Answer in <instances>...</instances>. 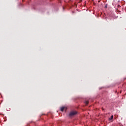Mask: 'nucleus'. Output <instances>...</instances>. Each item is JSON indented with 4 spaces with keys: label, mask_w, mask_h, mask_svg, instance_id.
Returning a JSON list of instances; mask_svg holds the SVG:
<instances>
[{
    "label": "nucleus",
    "mask_w": 126,
    "mask_h": 126,
    "mask_svg": "<svg viewBox=\"0 0 126 126\" xmlns=\"http://www.w3.org/2000/svg\"><path fill=\"white\" fill-rule=\"evenodd\" d=\"M116 12H119V13H121V11H119L118 10L116 11Z\"/></svg>",
    "instance_id": "obj_5"
},
{
    "label": "nucleus",
    "mask_w": 126,
    "mask_h": 126,
    "mask_svg": "<svg viewBox=\"0 0 126 126\" xmlns=\"http://www.w3.org/2000/svg\"><path fill=\"white\" fill-rule=\"evenodd\" d=\"M63 9H64V7H63Z\"/></svg>",
    "instance_id": "obj_7"
},
{
    "label": "nucleus",
    "mask_w": 126,
    "mask_h": 126,
    "mask_svg": "<svg viewBox=\"0 0 126 126\" xmlns=\"http://www.w3.org/2000/svg\"><path fill=\"white\" fill-rule=\"evenodd\" d=\"M113 119H114V115H112L111 118H109V121H112V120H113Z\"/></svg>",
    "instance_id": "obj_3"
},
{
    "label": "nucleus",
    "mask_w": 126,
    "mask_h": 126,
    "mask_svg": "<svg viewBox=\"0 0 126 126\" xmlns=\"http://www.w3.org/2000/svg\"><path fill=\"white\" fill-rule=\"evenodd\" d=\"M77 114V112L76 111H71L69 114V117H73V116H75V115Z\"/></svg>",
    "instance_id": "obj_1"
},
{
    "label": "nucleus",
    "mask_w": 126,
    "mask_h": 126,
    "mask_svg": "<svg viewBox=\"0 0 126 126\" xmlns=\"http://www.w3.org/2000/svg\"><path fill=\"white\" fill-rule=\"evenodd\" d=\"M107 5H106L105 6V8H107Z\"/></svg>",
    "instance_id": "obj_6"
},
{
    "label": "nucleus",
    "mask_w": 126,
    "mask_h": 126,
    "mask_svg": "<svg viewBox=\"0 0 126 126\" xmlns=\"http://www.w3.org/2000/svg\"><path fill=\"white\" fill-rule=\"evenodd\" d=\"M85 103L86 104V105H88V104L89 103V101H85Z\"/></svg>",
    "instance_id": "obj_4"
},
{
    "label": "nucleus",
    "mask_w": 126,
    "mask_h": 126,
    "mask_svg": "<svg viewBox=\"0 0 126 126\" xmlns=\"http://www.w3.org/2000/svg\"><path fill=\"white\" fill-rule=\"evenodd\" d=\"M64 109H65V107H62L61 108V111L62 112H63V111H64Z\"/></svg>",
    "instance_id": "obj_2"
}]
</instances>
